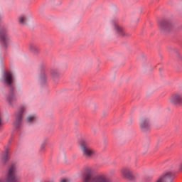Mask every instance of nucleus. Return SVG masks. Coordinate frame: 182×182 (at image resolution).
I'll return each instance as SVG.
<instances>
[{"mask_svg": "<svg viewBox=\"0 0 182 182\" xmlns=\"http://www.w3.org/2000/svg\"><path fill=\"white\" fill-rule=\"evenodd\" d=\"M159 27L161 32L166 33V32H170V31L173 29V23L170 19H162L159 22Z\"/></svg>", "mask_w": 182, "mask_h": 182, "instance_id": "39448f33", "label": "nucleus"}, {"mask_svg": "<svg viewBox=\"0 0 182 182\" xmlns=\"http://www.w3.org/2000/svg\"><path fill=\"white\" fill-rule=\"evenodd\" d=\"M45 146H46V144L43 143L41 146V151H43L45 150Z\"/></svg>", "mask_w": 182, "mask_h": 182, "instance_id": "a211bd4d", "label": "nucleus"}, {"mask_svg": "<svg viewBox=\"0 0 182 182\" xmlns=\"http://www.w3.org/2000/svg\"><path fill=\"white\" fill-rule=\"evenodd\" d=\"M66 181H67L66 179H63L60 181V182H66Z\"/></svg>", "mask_w": 182, "mask_h": 182, "instance_id": "aec40b11", "label": "nucleus"}, {"mask_svg": "<svg viewBox=\"0 0 182 182\" xmlns=\"http://www.w3.org/2000/svg\"><path fill=\"white\" fill-rule=\"evenodd\" d=\"M1 82L4 85L9 87V92L6 95V99L9 105H12L13 102H16L17 100L16 95L14 92L15 87L12 85V83H14V76L12 75V73L6 71L3 74Z\"/></svg>", "mask_w": 182, "mask_h": 182, "instance_id": "f257e3e1", "label": "nucleus"}, {"mask_svg": "<svg viewBox=\"0 0 182 182\" xmlns=\"http://www.w3.org/2000/svg\"><path fill=\"white\" fill-rule=\"evenodd\" d=\"M83 182H109L103 175H97L92 177V173H87L84 176Z\"/></svg>", "mask_w": 182, "mask_h": 182, "instance_id": "20e7f679", "label": "nucleus"}, {"mask_svg": "<svg viewBox=\"0 0 182 182\" xmlns=\"http://www.w3.org/2000/svg\"><path fill=\"white\" fill-rule=\"evenodd\" d=\"M122 176L127 180H129L130 181H134V176H133V173L129 168L122 169Z\"/></svg>", "mask_w": 182, "mask_h": 182, "instance_id": "1a4fd4ad", "label": "nucleus"}, {"mask_svg": "<svg viewBox=\"0 0 182 182\" xmlns=\"http://www.w3.org/2000/svg\"><path fill=\"white\" fill-rule=\"evenodd\" d=\"M30 50L33 52V53H39V51L41 49H39V47L36 46V44L31 43L29 46Z\"/></svg>", "mask_w": 182, "mask_h": 182, "instance_id": "ddd939ff", "label": "nucleus"}, {"mask_svg": "<svg viewBox=\"0 0 182 182\" xmlns=\"http://www.w3.org/2000/svg\"><path fill=\"white\" fill-rule=\"evenodd\" d=\"M35 120H36V116L35 115L29 116L26 119L27 123H33Z\"/></svg>", "mask_w": 182, "mask_h": 182, "instance_id": "dca6fc26", "label": "nucleus"}, {"mask_svg": "<svg viewBox=\"0 0 182 182\" xmlns=\"http://www.w3.org/2000/svg\"><path fill=\"white\" fill-rule=\"evenodd\" d=\"M114 29L117 31L119 36H130V34L126 33L123 27L119 26L117 24H114Z\"/></svg>", "mask_w": 182, "mask_h": 182, "instance_id": "9b49d317", "label": "nucleus"}, {"mask_svg": "<svg viewBox=\"0 0 182 182\" xmlns=\"http://www.w3.org/2000/svg\"><path fill=\"white\" fill-rule=\"evenodd\" d=\"M25 107H21L16 117V121L14 122V126L16 129H19L21 127V122H22V116L23 112H25Z\"/></svg>", "mask_w": 182, "mask_h": 182, "instance_id": "423d86ee", "label": "nucleus"}, {"mask_svg": "<svg viewBox=\"0 0 182 182\" xmlns=\"http://www.w3.org/2000/svg\"><path fill=\"white\" fill-rule=\"evenodd\" d=\"M179 171H182V162L179 165Z\"/></svg>", "mask_w": 182, "mask_h": 182, "instance_id": "6ab92c4d", "label": "nucleus"}, {"mask_svg": "<svg viewBox=\"0 0 182 182\" xmlns=\"http://www.w3.org/2000/svg\"><path fill=\"white\" fill-rule=\"evenodd\" d=\"M80 146L85 157L90 159V157L95 156V149L90 147L86 141L83 139L80 141Z\"/></svg>", "mask_w": 182, "mask_h": 182, "instance_id": "7ed1b4c3", "label": "nucleus"}, {"mask_svg": "<svg viewBox=\"0 0 182 182\" xmlns=\"http://www.w3.org/2000/svg\"><path fill=\"white\" fill-rule=\"evenodd\" d=\"M18 22L21 25H26V16L21 15L18 18Z\"/></svg>", "mask_w": 182, "mask_h": 182, "instance_id": "2eb2a0df", "label": "nucleus"}, {"mask_svg": "<svg viewBox=\"0 0 182 182\" xmlns=\"http://www.w3.org/2000/svg\"><path fill=\"white\" fill-rule=\"evenodd\" d=\"M0 182H19L16 176V166L11 164L9 166L5 178L0 179Z\"/></svg>", "mask_w": 182, "mask_h": 182, "instance_id": "f03ea898", "label": "nucleus"}, {"mask_svg": "<svg viewBox=\"0 0 182 182\" xmlns=\"http://www.w3.org/2000/svg\"><path fill=\"white\" fill-rule=\"evenodd\" d=\"M41 83H46V75L45 74V70L41 69V73L40 76Z\"/></svg>", "mask_w": 182, "mask_h": 182, "instance_id": "4468645a", "label": "nucleus"}, {"mask_svg": "<svg viewBox=\"0 0 182 182\" xmlns=\"http://www.w3.org/2000/svg\"><path fill=\"white\" fill-rule=\"evenodd\" d=\"M174 180V173L166 172L161 176L156 182H173Z\"/></svg>", "mask_w": 182, "mask_h": 182, "instance_id": "0eeeda50", "label": "nucleus"}, {"mask_svg": "<svg viewBox=\"0 0 182 182\" xmlns=\"http://www.w3.org/2000/svg\"><path fill=\"white\" fill-rule=\"evenodd\" d=\"M50 75L52 76V77H59V72L58 71V70H51L50 71Z\"/></svg>", "mask_w": 182, "mask_h": 182, "instance_id": "f3484780", "label": "nucleus"}, {"mask_svg": "<svg viewBox=\"0 0 182 182\" xmlns=\"http://www.w3.org/2000/svg\"><path fill=\"white\" fill-rule=\"evenodd\" d=\"M9 149H6L4 152L1 154V161L3 164H5L8 160H9Z\"/></svg>", "mask_w": 182, "mask_h": 182, "instance_id": "f8f14e48", "label": "nucleus"}, {"mask_svg": "<svg viewBox=\"0 0 182 182\" xmlns=\"http://www.w3.org/2000/svg\"><path fill=\"white\" fill-rule=\"evenodd\" d=\"M171 102L176 106L182 105V96L178 94H174L171 97Z\"/></svg>", "mask_w": 182, "mask_h": 182, "instance_id": "9d476101", "label": "nucleus"}, {"mask_svg": "<svg viewBox=\"0 0 182 182\" xmlns=\"http://www.w3.org/2000/svg\"><path fill=\"white\" fill-rule=\"evenodd\" d=\"M140 128L141 132H149L151 129V124L150 123V119L149 118H141L140 120Z\"/></svg>", "mask_w": 182, "mask_h": 182, "instance_id": "6e6552de", "label": "nucleus"}]
</instances>
